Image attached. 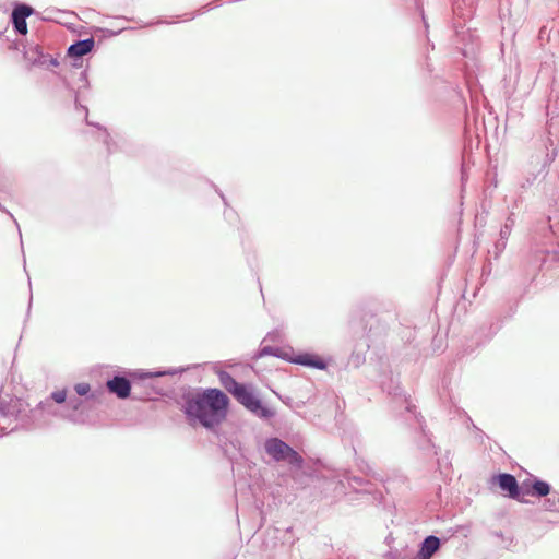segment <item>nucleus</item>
Masks as SVG:
<instances>
[{"label": "nucleus", "instance_id": "ddd939ff", "mask_svg": "<svg viewBox=\"0 0 559 559\" xmlns=\"http://www.w3.org/2000/svg\"><path fill=\"white\" fill-rule=\"evenodd\" d=\"M94 47L95 40L93 37H88L85 39H76L67 48L66 56L84 57L85 55L93 51Z\"/></svg>", "mask_w": 559, "mask_h": 559}, {"label": "nucleus", "instance_id": "393cba45", "mask_svg": "<svg viewBox=\"0 0 559 559\" xmlns=\"http://www.w3.org/2000/svg\"><path fill=\"white\" fill-rule=\"evenodd\" d=\"M211 186L213 187V189L215 190V192L219 195V198L222 199L223 203L225 206H228V201L225 197V194L222 192V190L213 182H211Z\"/></svg>", "mask_w": 559, "mask_h": 559}, {"label": "nucleus", "instance_id": "5701e85b", "mask_svg": "<svg viewBox=\"0 0 559 559\" xmlns=\"http://www.w3.org/2000/svg\"><path fill=\"white\" fill-rule=\"evenodd\" d=\"M70 59L71 67L74 69H80L83 67V57H68Z\"/></svg>", "mask_w": 559, "mask_h": 559}, {"label": "nucleus", "instance_id": "0eeeda50", "mask_svg": "<svg viewBox=\"0 0 559 559\" xmlns=\"http://www.w3.org/2000/svg\"><path fill=\"white\" fill-rule=\"evenodd\" d=\"M0 417H14L15 420L21 421V427L26 430L40 427L39 421L36 419V411L31 409L28 413H25L22 409V403L20 400L11 403L0 396Z\"/></svg>", "mask_w": 559, "mask_h": 559}, {"label": "nucleus", "instance_id": "412c9836", "mask_svg": "<svg viewBox=\"0 0 559 559\" xmlns=\"http://www.w3.org/2000/svg\"><path fill=\"white\" fill-rule=\"evenodd\" d=\"M222 1H223V0H214V1H211V2H209V3L204 4V5H202V7L198 10L199 15H201V14H203V13H205V12H209V11H211V10L215 9V8L221 7V5H222Z\"/></svg>", "mask_w": 559, "mask_h": 559}, {"label": "nucleus", "instance_id": "1a4fd4ad", "mask_svg": "<svg viewBox=\"0 0 559 559\" xmlns=\"http://www.w3.org/2000/svg\"><path fill=\"white\" fill-rule=\"evenodd\" d=\"M35 9L25 2L15 1L12 4L10 23L16 35L26 36L28 33L27 19L35 14Z\"/></svg>", "mask_w": 559, "mask_h": 559}, {"label": "nucleus", "instance_id": "a211bd4d", "mask_svg": "<svg viewBox=\"0 0 559 559\" xmlns=\"http://www.w3.org/2000/svg\"><path fill=\"white\" fill-rule=\"evenodd\" d=\"M533 489H534L535 493L539 497H545L550 491L549 485L542 480H536L533 485Z\"/></svg>", "mask_w": 559, "mask_h": 559}, {"label": "nucleus", "instance_id": "f03ea898", "mask_svg": "<svg viewBox=\"0 0 559 559\" xmlns=\"http://www.w3.org/2000/svg\"><path fill=\"white\" fill-rule=\"evenodd\" d=\"M221 385L245 409L262 420H270L276 416L274 408L269 406L260 396L259 391L251 382H239L228 371L214 368Z\"/></svg>", "mask_w": 559, "mask_h": 559}, {"label": "nucleus", "instance_id": "2eb2a0df", "mask_svg": "<svg viewBox=\"0 0 559 559\" xmlns=\"http://www.w3.org/2000/svg\"><path fill=\"white\" fill-rule=\"evenodd\" d=\"M290 348H282L278 346L272 345H261L259 349L255 352L253 358L259 359L264 356H272L276 358H281L286 361V358L289 357Z\"/></svg>", "mask_w": 559, "mask_h": 559}, {"label": "nucleus", "instance_id": "39448f33", "mask_svg": "<svg viewBox=\"0 0 559 559\" xmlns=\"http://www.w3.org/2000/svg\"><path fill=\"white\" fill-rule=\"evenodd\" d=\"M79 81L82 82V86H80L79 90H74L66 79H63V85H64L66 90H68L69 92L73 93V100H74L75 110L85 112L86 124L94 126L98 130L102 131V135H100L102 136V141H103L104 145L107 148V153L111 154L115 151V146H116V143L114 142L111 135L109 134V132L107 131V129L105 127L100 126L99 123L91 122L87 119L88 109H87V107L85 105L81 104V102H80L81 91L82 90H90L91 88V83L88 81L87 69H84L80 73Z\"/></svg>", "mask_w": 559, "mask_h": 559}, {"label": "nucleus", "instance_id": "f257e3e1", "mask_svg": "<svg viewBox=\"0 0 559 559\" xmlns=\"http://www.w3.org/2000/svg\"><path fill=\"white\" fill-rule=\"evenodd\" d=\"M179 406L190 426L215 432L227 418L230 400L218 388H188L180 395Z\"/></svg>", "mask_w": 559, "mask_h": 559}, {"label": "nucleus", "instance_id": "2f4dec72", "mask_svg": "<svg viewBox=\"0 0 559 559\" xmlns=\"http://www.w3.org/2000/svg\"><path fill=\"white\" fill-rule=\"evenodd\" d=\"M230 214H231V213H227V212H225V213H224V216H226V217L228 218Z\"/></svg>", "mask_w": 559, "mask_h": 559}, {"label": "nucleus", "instance_id": "bb28decb", "mask_svg": "<svg viewBox=\"0 0 559 559\" xmlns=\"http://www.w3.org/2000/svg\"><path fill=\"white\" fill-rule=\"evenodd\" d=\"M198 15H199V13H198V11H195V12H189V13H186L183 16H185V21H192V20H194Z\"/></svg>", "mask_w": 559, "mask_h": 559}, {"label": "nucleus", "instance_id": "7c9ffc66", "mask_svg": "<svg viewBox=\"0 0 559 559\" xmlns=\"http://www.w3.org/2000/svg\"><path fill=\"white\" fill-rule=\"evenodd\" d=\"M7 29H8V26L3 31H0V37L3 36V34L5 33Z\"/></svg>", "mask_w": 559, "mask_h": 559}, {"label": "nucleus", "instance_id": "9b49d317", "mask_svg": "<svg viewBox=\"0 0 559 559\" xmlns=\"http://www.w3.org/2000/svg\"><path fill=\"white\" fill-rule=\"evenodd\" d=\"M85 401L76 395H69L67 389V401L63 402V411L60 418L66 419L72 424H84L86 415L84 412Z\"/></svg>", "mask_w": 559, "mask_h": 559}, {"label": "nucleus", "instance_id": "c85d7f7f", "mask_svg": "<svg viewBox=\"0 0 559 559\" xmlns=\"http://www.w3.org/2000/svg\"><path fill=\"white\" fill-rule=\"evenodd\" d=\"M32 302H33V295L31 294V295H29L28 307H27V317H28V316H29V313H31Z\"/></svg>", "mask_w": 559, "mask_h": 559}, {"label": "nucleus", "instance_id": "6ab92c4d", "mask_svg": "<svg viewBox=\"0 0 559 559\" xmlns=\"http://www.w3.org/2000/svg\"><path fill=\"white\" fill-rule=\"evenodd\" d=\"M277 396L286 406H288L293 411H296L297 408H300L305 405L304 402H295L293 397L287 395L277 394Z\"/></svg>", "mask_w": 559, "mask_h": 559}, {"label": "nucleus", "instance_id": "a878e982", "mask_svg": "<svg viewBox=\"0 0 559 559\" xmlns=\"http://www.w3.org/2000/svg\"><path fill=\"white\" fill-rule=\"evenodd\" d=\"M211 186L213 187V189L215 190V192L219 195V198L222 199L223 203L225 206H228V201L225 197V194L222 192V190L213 182H211Z\"/></svg>", "mask_w": 559, "mask_h": 559}, {"label": "nucleus", "instance_id": "9d476101", "mask_svg": "<svg viewBox=\"0 0 559 559\" xmlns=\"http://www.w3.org/2000/svg\"><path fill=\"white\" fill-rule=\"evenodd\" d=\"M67 401V388L55 390L52 391L49 396H47L45 400L40 401L36 408L33 411H36V419L39 421L40 427L45 424V420H41L39 418V415L41 416L44 413L53 416V417H60L62 412H59L55 404L62 405L63 402Z\"/></svg>", "mask_w": 559, "mask_h": 559}, {"label": "nucleus", "instance_id": "423d86ee", "mask_svg": "<svg viewBox=\"0 0 559 559\" xmlns=\"http://www.w3.org/2000/svg\"><path fill=\"white\" fill-rule=\"evenodd\" d=\"M21 45L23 46V57L29 61L31 66L45 69L59 66L58 58L45 52L38 44L24 45L23 41L12 40L10 49L17 50Z\"/></svg>", "mask_w": 559, "mask_h": 559}, {"label": "nucleus", "instance_id": "cd10ccee", "mask_svg": "<svg viewBox=\"0 0 559 559\" xmlns=\"http://www.w3.org/2000/svg\"><path fill=\"white\" fill-rule=\"evenodd\" d=\"M278 332L277 331H272V332H269L265 340H271V341H275L276 340V336H277Z\"/></svg>", "mask_w": 559, "mask_h": 559}, {"label": "nucleus", "instance_id": "c756f323", "mask_svg": "<svg viewBox=\"0 0 559 559\" xmlns=\"http://www.w3.org/2000/svg\"><path fill=\"white\" fill-rule=\"evenodd\" d=\"M17 429H19V426L16 425V426H14L13 428H11L10 432H13V431H15V430H17Z\"/></svg>", "mask_w": 559, "mask_h": 559}, {"label": "nucleus", "instance_id": "7ed1b4c3", "mask_svg": "<svg viewBox=\"0 0 559 559\" xmlns=\"http://www.w3.org/2000/svg\"><path fill=\"white\" fill-rule=\"evenodd\" d=\"M187 368H159L155 370L133 369L128 374L133 377V400L153 399L155 395H164L165 391L159 388L156 378L164 376L181 374Z\"/></svg>", "mask_w": 559, "mask_h": 559}, {"label": "nucleus", "instance_id": "f3484780", "mask_svg": "<svg viewBox=\"0 0 559 559\" xmlns=\"http://www.w3.org/2000/svg\"><path fill=\"white\" fill-rule=\"evenodd\" d=\"M440 540L436 536H428L421 545L418 559H430V557L439 549Z\"/></svg>", "mask_w": 559, "mask_h": 559}, {"label": "nucleus", "instance_id": "aec40b11", "mask_svg": "<svg viewBox=\"0 0 559 559\" xmlns=\"http://www.w3.org/2000/svg\"><path fill=\"white\" fill-rule=\"evenodd\" d=\"M180 15L176 16L175 21H169L166 17H157L151 22H147L144 26H155V25H162V24H171V23H178L181 22Z\"/></svg>", "mask_w": 559, "mask_h": 559}, {"label": "nucleus", "instance_id": "4468645a", "mask_svg": "<svg viewBox=\"0 0 559 559\" xmlns=\"http://www.w3.org/2000/svg\"><path fill=\"white\" fill-rule=\"evenodd\" d=\"M498 484L503 491L509 493V497L513 499H520L521 489L519 488L518 481L514 476L510 474H500L498 476Z\"/></svg>", "mask_w": 559, "mask_h": 559}, {"label": "nucleus", "instance_id": "4be33fe9", "mask_svg": "<svg viewBox=\"0 0 559 559\" xmlns=\"http://www.w3.org/2000/svg\"><path fill=\"white\" fill-rule=\"evenodd\" d=\"M127 28H120L118 31H112V29H108V28H102V27H96V31L97 32H102L104 34L105 37H115V36H118L119 34H121L123 31H126Z\"/></svg>", "mask_w": 559, "mask_h": 559}, {"label": "nucleus", "instance_id": "20e7f679", "mask_svg": "<svg viewBox=\"0 0 559 559\" xmlns=\"http://www.w3.org/2000/svg\"><path fill=\"white\" fill-rule=\"evenodd\" d=\"M263 450L276 463L285 462L295 469H301L305 465L301 454L280 437H267L263 442Z\"/></svg>", "mask_w": 559, "mask_h": 559}, {"label": "nucleus", "instance_id": "b1692460", "mask_svg": "<svg viewBox=\"0 0 559 559\" xmlns=\"http://www.w3.org/2000/svg\"><path fill=\"white\" fill-rule=\"evenodd\" d=\"M0 211L5 213L14 222V224L17 227V229H20L19 223L15 219V217L13 216V214L9 210H7L1 203H0ZM19 234H21V230H19ZM20 237L22 238V235H20Z\"/></svg>", "mask_w": 559, "mask_h": 559}, {"label": "nucleus", "instance_id": "dca6fc26", "mask_svg": "<svg viewBox=\"0 0 559 559\" xmlns=\"http://www.w3.org/2000/svg\"><path fill=\"white\" fill-rule=\"evenodd\" d=\"M73 390L75 395L85 402H98L102 395V391H94L91 384L86 382L75 383Z\"/></svg>", "mask_w": 559, "mask_h": 559}, {"label": "nucleus", "instance_id": "f8f14e48", "mask_svg": "<svg viewBox=\"0 0 559 559\" xmlns=\"http://www.w3.org/2000/svg\"><path fill=\"white\" fill-rule=\"evenodd\" d=\"M286 361L316 370H326L329 366L328 361L316 353L307 350L295 352L293 348H290L289 357L286 358Z\"/></svg>", "mask_w": 559, "mask_h": 559}, {"label": "nucleus", "instance_id": "6e6552de", "mask_svg": "<svg viewBox=\"0 0 559 559\" xmlns=\"http://www.w3.org/2000/svg\"><path fill=\"white\" fill-rule=\"evenodd\" d=\"M128 370L115 371L106 381L108 391L120 400L133 399V377Z\"/></svg>", "mask_w": 559, "mask_h": 559}]
</instances>
